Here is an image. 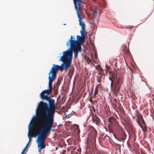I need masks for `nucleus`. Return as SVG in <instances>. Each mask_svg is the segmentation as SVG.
Masks as SVG:
<instances>
[{"instance_id": "f257e3e1", "label": "nucleus", "mask_w": 154, "mask_h": 154, "mask_svg": "<svg viewBox=\"0 0 154 154\" xmlns=\"http://www.w3.org/2000/svg\"><path fill=\"white\" fill-rule=\"evenodd\" d=\"M63 63L60 66L53 64L49 72L48 73V85L49 89L43 91L41 93V97L43 99L46 100L48 101V104L41 101L38 106L36 111L37 116L40 118L45 116H54L55 110L57 109L55 105V100L48 96L52 92V83L56 78L57 75L58 70L62 71L64 69L67 70L69 67L66 68V63L62 62Z\"/></svg>"}, {"instance_id": "f03ea898", "label": "nucleus", "mask_w": 154, "mask_h": 154, "mask_svg": "<svg viewBox=\"0 0 154 154\" xmlns=\"http://www.w3.org/2000/svg\"><path fill=\"white\" fill-rule=\"evenodd\" d=\"M73 38L72 36H71L69 41L66 43L67 46L70 47L67 51L63 52V55L60 57L59 60L60 61L66 63V68L69 67L71 66L72 51L74 52L75 58H77L78 53L82 51L81 45L85 42V38L78 35L77 36V40H73Z\"/></svg>"}, {"instance_id": "7ed1b4c3", "label": "nucleus", "mask_w": 154, "mask_h": 154, "mask_svg": "<svg viewBox=\"0 0 154 154\" xmlns=\"http://www.w3.org/2000/svg\"><path fill=\"white\" fill-rule=\"evenodd\" d=\"M37 116L38 119L41 120L39 126L42 129L41 134L37 137L36 140L38 152H40L42 149L45 147V139L49 132L51 129L54 122V116H45L41 118Z\"/></svg>"}, {"instance_id": "20e7f679", "label": "nucleus", "mask_w": 154, "mask_h": 154, "mask_svg": "<svg viewBox=\"0 0 154 154\" xmlns=\"http://www.w3.org/2000/svg\"><path fill=\"white\" fill-rule=\"evenodd\" d=\"M117 72L115 71H110L108 73L109 79L111 81V87L113 89L114 95L117 96L119 89L123 84V79L121 77L117 79Z\"/></svg>"}, {"instance_id": "39448f33", "label": "nucleus", "mask_w": 154, "mask_h": 154, "mask_svg": "<svg viewBox=\"0 0 154 154\" xmlns=\"http://www.w3.org/2000/svg\"><path fill=\"white\" fill-rule=\"evenodd\" d=\"M73 2L77 15L82 14L81 10L84 7L83 3L80 0L73 1Z\"/></svg>"}, {"instance_id": "423d86ee", "label": "nucleus", "mask_w": 154, "mask_h": 154, "mask_svg": "<svg viewBox=\"0 0 154 154\" xmlns=\"http://www.w3.org/2000/svg\"><path fill=\"white\" fill-rule=\"evenodd\" d=\"M137 122L138 124L139 125L140 127L143 128L141 124H145V122L143 119L142 115L141 114H138L137 116Z\"/></svg>"}, {"instance_id": "0eeeda50", "label": "nucleus", "mask_w": 154, "mask_h": 154, "mask_svg": "<svg viewBox=\"0 0 154 154\" xmlns=\"http://www.w3.org/2000/svg\"><path fill=\"white\" fill-rule=\"evenodd\" d=\"M108 121L110 124L113 125H114L116 126H117L118 125V123L116 122V120L115 117L112 116L109 118Z\"/></svg>"}, {"instance_id": "6e6552de", "label": "nucleus", "mask_w": 154, "mask_h": 154, "mask_svg": "<svg viewBox=\"0 0 154 154\" xmlns=\"http://www.w3.org/2000/svg\"><path fill=\"white\" fill-rule=\"evenodd\" d=\"M77 15L79 19V25L82 27V29L85 28V25L84 23L82 21L83 17V15L82 14H80Z\"/></svg>"}, {"instance_id": "1a4fd4ad", "label": "nucleus", "mask_w": 154, "mask_h": 154, "mask_svg": "<svg viewBox=\"0 0 154 154\" xmlns=\"http://www.w3.org/2000/svg\"><path fill=\"white\" fill-rule=\"evenodd\" d=\"M126 135L124 131L122 130L120 131L119 135V138L120 139L119 140L120 141L125 140L126 138Z\"/></svg>"}, {"instance_id": "9d476101", "label": "nucleus", "mask_w": 154, "mask_h": 154, "mask_svg": "<svg viewBox=\"0 0 154 154\" xmlns=\"http://www.w3.org/2000/svg\"><path fill=\"white\" fill-rule=\"evenodd\" d=\"M96 69L99 71L98 75H100V76L102 77V76H104L105 75L103 72V71L101 67L100 66H97L96 67Z\"/></svg>"}, {"instance_id": "9b49d317", "label": "nucleus", "mask_w": 154, "mask_h": 154, "mask_svg": "<svg viewBox=\"0 0 154 154\" xmlns=\"http://www.w3.org/2000/svg\"><path fill=\"white\" fill-rule=\"evenodd\" d=\"M80 33L82 36L85 38L87 37V32L86 31L85 28L82 29L80 30Z\"/></svg>"}, {"instance_id": "f8f14e48", "label": "nucleus", "mask_w": 154, "mask_h": 154, "mask_svg": "<svg viewBox=\"0 0 154 154\" xmlns=\"http://www.w3.org/2000/svg\"><path fill=\"white\" fill-rule=\"evenodd\" d=\"M92 119L94 121L96 122H99L100 120L99 118L96 116H95L94 115H93L92 117Z\"/></svg>"}, {"instance_id": "ddd939ff", "label": "nucleus", "mask_w": 154, "mask_h": 154, "mask_svg": "<svg viewBox=\"0 0 154 154\" xmlns=\"http://www.w3.org/2000/svg\"><path fill=\"white\" fill-rule=\"evenodd\" d=\"M123 51L125 54H129V51L128 49L126 47H124L123 49Z\"/></svg>"}, {"instance_id": "4468645a", "label": "nucleus", "mask_w": 154, "mask_h": 154, "mask_svg": "<svg viewBox=\"0 0 154 154\" xmlns=\"http://www.w3.org/2000/svg\"><path fill=\"white\" fill-rule=\"evenodd\" d=\"M117 100L116 98H114L112 102V104L114 107L116 106L117 103Z\"/></svg>"}, {"instance_id": "2eb2a0df", "label": "nucleus", "mask_w": 154, "mask_h": 154, "mask_svg": "<svg viewBox=\"0 0 154 154\" xmlns=\"http://www.w3.org/2000/svg\"><path fill=\"white\" fill-rule=\"evenodd\" d=\"M34 121H31L30 122V125L29 126V130H30V128L31 129L33 128L34 125Z\"/></svg>"}, {"instance_id": "dca6fc26", "label": "nucleus", "mask_w": 154, "mask_h": 154, "mask_svg": "<svg viewBox=\"0 0 154 154\" xmlns=\"http://www.w3.org/2000/svg\"><path fill=\"white\" fill-rule=\"evenodd\" d=\"M98 91L97 88H95L94 93V97L95 98L96 97V95L98 94Z\"/></svg>"}, {"instance_id": "f3484780", "label": "nucleus", "mask_w": 154, "mask_h": 154, "mask_svg": "<svg viewBox=\"0 0 154 154\" xmlns=\"http://www.w3.org/2000/svg\"><path fill=\"white\" fill-rule=\"evenodd\" d=\"M102 77H101L100 76V75L99 76H97V81L100 83L101 84V78Z\"/></svg>"}, {"instance_id": "a211bd4d", "label": "nucleus", "mask_w": 154, "mask_h": 154, "mask_svg": "<svg viewBox=\"0 0 154 154\" xmlns=\"http://www.w3.org/2000/svg\"><path fill=\"white\" fill-rule=\"evenodd\" d=\"M93 16L95 18L97 17V12L96 10L93 11Z\"/></svg>"}, {"instance_id": "6ab92c4d", "label": "nucleus", "mask_w": 154, "mask_h": 154, "mask_svg": "<svg viewBox=\"0 0 154 154\" xmlns=\"http://www.w3.org/2000/svg\"><path fill=\"white\" fill-rule=\"evenodd\" d=\"M28 136L29 137H30L31 136V137H33V133L32 131H29L28 133Z\"/></svg>"}, {"instance_id": "aec40b11", "label": "nucleus", "mask_w": 154, "mask_h": 154, "mask_svg": "<svg viewBox=\"0 0 154 154\" xmlns=\"http://www.w3.org/2000/svg\"><path fill=\"white\" fill-rule=\"evenodd\" d=\"M29 142L27 144V145L26 146V147L23 149V151L22 152L21 154H25V153H24V151H25L26 148L28 146H29Z\"/></svg>"}, {"instance_id": "412c9836", "label": "nucleus", "mask_w": 154, "mask_h": 154, "mask_svg": "<svg viewBox=\"0 0 154 154\" xmlns=\"http://www.w3.org/2000/svg\"><path fill=\"white\" fill-rule=\"evenodd\" d=\"M110 71H109V68L108 67L106 66L105 70L106 74L107 75L108 73L110 72Z\"/></svg>"}, {"instance_id": "4be33fe9", "label": "nucleus", "mask_w": 154, "mask_h": 154, "mask_svg": "<svg viewBox=\"0 0 154 154\" xmlns=\"http://www.w3.org/2000/svg\"><path fill=\"white\" fill-rule=\"evenodd\" d=\"M61 82V80H60V79H58L57 82L56 83V85L57 86H58L60 85V84Z\"/></svg>"}, {"instance_id": "5701e85b", "label": "nucleus", "mask_w": 154, "mask_h": 154, "mask_svg": "<svg viewBox=\"0 0 154 154\" xmlns=\"http://www.w3.org/2000/svg\"><path fill=\"white\" fill-rule=\"evenodd\" d=\"M73 73V72L72 70H70L69 73V74L70 76H71Z\"/></svg>"}, {"instance_id": "b1692460", "label": "nucleus", "mask_w": 154, "mask_h": 154, "mask_svg": "<svg viewBox=\"0 0 154 154\" xmlns=\"http://www.w3.org/2000/svg\"><path fill=\"white\" fill-rule=\"evenodd\" d=\"M101 84L100 83L99 84H98L97 86L96 87V88H97V89H98V88H101Z\"/></svg>"}, {"instance_id": "393cba45", "label": "nucleus", "mask_w": 154, "mask_h": 154, "mask_svg": "<svg viewBox=\"0 0 154 154\" xmlns=\"http://www.w3.org/2000/svg\"><path fill=\"white\" fill-rule=\"evenodd\" d=\"M41 134V133H38V134H35L34 135H33V136L34 137H36L37 136V135H38V136H39V135H40V134Z\"/></svg>"}, {"instance_id": "a878e982", "label": "nucleus", "mask_w": 154, "mask_h": 154, "mask_svg": "<svg viewBox=\"0 0 154 154\" xmlns=\"http://www.w3.org/2000/svg\"><path fill=\"white\" fill-rule=\"evenodd\" d=\"M87 62L88 63H90L91 62V60L90 58H88L87 59Z\"/></svg>"}, {"instance_id": "bb28decb", "label": "nucleus", "mask_w": 154, "mask_h": 154, "mask_svg": "<svg viewBox=\"0 0 154 154\" xmlns=\"http://www.w3.org/2000/svg\"><path fill=\"white\" fill-rule=\"evenodd\" d=\"M29 137V141L28 142H29H29H30L31 141H32V138H31L32 137H31V136H30V137Z\"/></svg>"}, {"instance_id": "cd10ccee", "label": "nucleus", "mask_w": 154, "mask_h": 154, "mask_svg": "<svg viewBox=\"0 0 154 154\" xmlns=\"http://www.w3.org/2000/svg\"><path fill=\"white\" fill-rule=\"evenodd\" d=\"M66 152V151L65 150H64L63 152V153H62V154H65V153Z\"/></svg>"}, {"instance_id": "c85d7f7f", "label": "nucleus", "mask_w": 154, "mask_h": 154, "mask_svg": "<svg viewBox=\"0 0 154 154\" xmlns=\"http://www.w3.org/2000/svg\"><path fill=\"white\" fill-rule=\"evenodd\" d=\"M37 131H38V130H37V129L36 128L35 129H34V132H37Z\"/></svg>"}, {"instance_id": "c756f323", "label": "nucleus", "mask_w": 154, "mask_h": 154, "mask_svg": "<svg viewBox=\"0 0 154 154\" xmlns=\"http://www.w3.org/2000/svg\"><path fill=\"white\" fill-rule=\"evenodd\" d=\"M93 141H94V142H93V143H94L95 142V140L94 139H94H93Z\"/></svg>"}, {"instance_id": "7c9ffc66", "label": "nucleus", "mask_w": 154, "mask_h": 154, "mask_svg": "<svg viewBox=\"0 0 154 154\" xmlns=\"http://www.w3.org/2000/svg\"><path fill=\"white\" fill-rule=\"evenodd\" d=\"M93 1H96V0H93Z\"/></svg>"}, {"instance_id": "2f4dec72", "label": "nucleus", "mask_w": 154, "mask_h": 154, "mask_svg": "<svg viewBox=\"0 0 154 154\" xmlns=\"http://www.w3.org/2000/svg\"><path fill=\"white\" fill-rule=\"evenodd\" d=\"M69 116V115H68V116Z\"/></svg>"}, {"instance_id": "473e14b6", "label": "nucleus", "mask_w": 154, "mask_h": 154, "mask_svg": "<svg viewBox=\"0 0 154 154\" xmlns=\"http://www.w3.org/2000/svg\"><path fill=\"white\" fill-rule=\"evenodd\" d=\"M153 119L154 120V118H153Z\"/></svg>"}]
</instances>
